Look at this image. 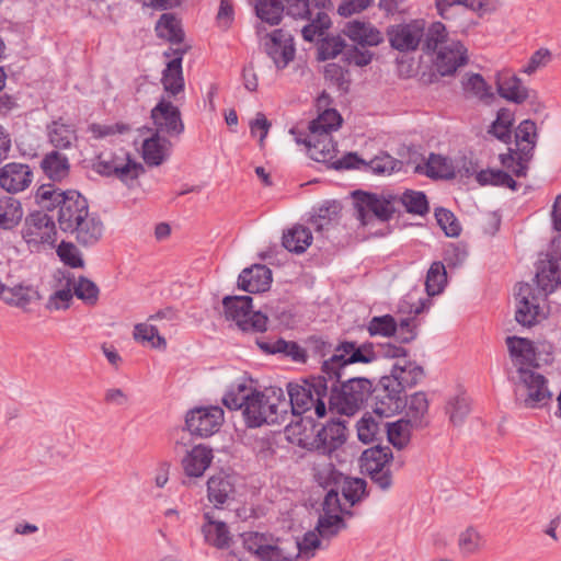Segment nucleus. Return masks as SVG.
Returning a JSON list of instances; mask_svg holds the SVG:
<instances>
[{
	"mask_svg": "<svg viewBox=\"0 0 561 561\" xmlns=\"http://www.w3.org/2000/svg\"><path fill=\"white\" fill-rule=\"evenodd\" d=\"M346 528V523L339 514L322 513L319 516L316 531L320 535L321 539L330 540L335 537L341 530Z\"/></svg>",
	"mask_w": 561,
	"mask_h": 561,
	"instance_id": "nucleus-45",
	"label": "nucleus"
},
{
	"mask_svg": "<svg viewBox=\"0 0 561 561\" xmlns=\"http://www.w3.org/2000/svg\"><path fill=\"white\" fill-rule=\"evenodd\" d=\"M312 471L316 481L324 488L335 482L339 476L329 456H322L321 454H318L317 459L312 462Z\"/></svg>",
	"mask_w": 561,
	"mask_h": 561,
	"instance_id": "nucleus-48",
	"label": "nucleus"
},
{
	"mask_svg": "<svg viewBox=\"0 0 561 561\" xmlns=\"http://www.w3.org/2000/svg\"><path fill=\"white\" fill-rule=\"evenodd\" d=\"M447 32L446 27L440 22H434L424 31L423 50L426 53L435 51L439 45L446 42Z\"/></svg>",
	"mask_w": 561,
	"mask_h": 561,
	"instance_id": "nucleus-57",
	"label": "nucleus"
},
{
	"mask_svg": "<svg viewBox=\"0 0 561 561\" xmlns=\"http://www.w3.org/2000/svg\"><path fill=\"white\" fill-rule=\"evenodd\" d=\"M24 211L19 199L11 196H0V228L11 230L19 226Z\"/></svg>",
	"mask_w": 561,
	"mask_h": 561,
	"instance_id": "nucleus-36",
	"label": "nucleus"
},
{
	"mask_svg": "<svg viewBox=\"0 0 561 561\" xmlns=\"http://www.w3.org/2000/svg\"><path fill=\"white\" fill-rule=\"evenodd\" d=\"M388 440L398 449H403L410 442L411 430L415 427L407 419H400L393 423H385Z\"/></svg>",
	"mask_w": 561,
	"mask_h": 561,
	"instance_id": "nucleus-39",
	"label": "nucleus"
},
{
	"mask_svg": "<svg viewBox=\"0 0 561 561\" xmlns=\"http://www.w3.org/2000/svg\"><path fill=\"white\" fill-rule=\"evenodd\" d=\"M547 296L536 291L530 284L522 283L516 291V321L524 327H531L546 318L540 302Z\"/></svg>",
	"mask_w": 561,
	"mask_h": 561,
	"instance_id": "nucleus-13",
	"label": "nucleus"
},
{
	"mask_svg": "<svg viewBox=\"0 0 561 561\" xmlns=\"http://www.w3.org/2000/svg\"><path fill=\"white\" fill-rule=\"evenodd\" d=\"M375 359L373 347L369 344H357L352 341L340 342L334 354L323 359L321 374L311 376L301 382H289L287 385V414H305L313 411L317 417L327 413L329 400L328 380L336 381L340 377L346 376V369L356 363L369 364Z\"/></svg>",
	"mask_w": 561,
	"mask_h": 561,
	"instance_id": "nucleus-1",
	"label": "nucleus"
},
{
	"mask_svg": "<svg viewBox=\"0 0 561 561\" xmlns=\"http://www.w3.org/2000/svg\"><path fill=\"white\" fill-rule=\"evenodd\" d=\"M394 196L389 195L377 196L374 194H365L364 197L357 204V219L364 226L369 225L375 219L381 222L388 221L396 211Z\"/></svg>",
	"mask_w": 561,
	"mask_h": 561,
	"instance_id": "nucleus-17",
	"label": "nucleus"
},
{
	"mask_svg": "<svg viewBox=\"0 0 561 561\" xmlns=\"http://www.w3.org/2000/svg\"><path fill=\"white\" fill-rule=\"evenodd\" d=\"M287 398L282 388L270 387L254 390L244 407L243 417L249 427L280 424L287 419Z\"/></svg>",
	"mask_w": 561,
	"mask_h": 561,
	"instance_id": "nucleus-4",
	"label": "nucleus"
},
{
	"mask_svg": "<svg viewBox=\"0 0 561 561\" xmlns=\"http://www.w3.org/2000/svg\"><path fill=\"white\" fill-rule=\"evenodd\" d=\"M402 392L393 378L382 377L375 388L371 387L374 413L380 417H390L400 412L404 407Z\"/></svg>",
	"mask_w": 561,
	"mask_h": 561,
	"instance_id": "nucleus-14",
	"label": "nucleus"
},
{
	"mask_svg": "<svg viewBox=\"0 0 561 561\" xmlns=\"http://www.w3.org/2000/svg\"><path fill=\"white\" fill-rule=\"evenodd\" d=\"M343 34L352 42L366 46H378L383 42L381 32L369 22L353 20L344 25Z\"/></svg>",
	"mask_w": 561,
	"mask_h": 561,
	"instance_id": "nucleus-28",
	"label": "nucleus"
},
{
	"mask_svg": "<svg viewBox=\"0 0 561 561\" xmlns=\"http://www.w3.org/2000/svg\"><path fill=\"white\" fill-rule=\"evenodd\" d=\"M75 296L84 304L93 306L99 299L100 289L91 279L80 276L76 280Z\"/></svg>",
	"mask_w": 561,
	"mask_h": 561,
	"instance_id": "nucleus-56",
	"label": "nucleus"
},
{
	"mask_svg": "<svg viewBox=\"0 0 561 561\" xmlns=\"http://www.w3.org/2000/svg\"><path fill=\"white\" fill-rule=\"evenodd\" d=\"M35 198L48 210L58 208L57 221L64 232L72 230V226L89 213L88 201L75 190L61 191L51 184H43L37 188Z\"/></svg>",
	"mask_w": 561,
	"mask_h": 561,
	"instance_id": "nucleus-3",
	"label": "nucleus"
},
{
	"mask_svg": "<svg viewBox=\"0 0 561 561\" xmlns=\"http://www.w3.org/2000/svg\"><path fill=\"white\" fill-rule=\"evenodd\" d=\"M56 252L60 261L72 268L82 267L84 265L79 249L72 242L61 241Z\"/></svg>",
	"mask_w": 561,
	"mask_h": 561,
	"instance_id": "nucleus-61",
	"label": "nucleus"
},
{
	"mask_svg": "<svg viewBox=\"0 0 561 561\" xmlns=\"http://www.w3.org/2000/svg\"><path fill=\"white\" fill-rule=\"evenodd\" d=\"M171 144L161 135L154 133L142 144V158L149 165H160L169 151Z\"/></svg>",
	"mask_w": 561,
	"mask_h": 561,
	"instance_id": "nucleus-35",
	"label": "nucleus"
},
{
	"mask_svg": "<svg viewBox=\"0 0 561 561\" xmlns=\"http://www.w3.org/2000/svg\"><path fill=\"white\" fill-rule=\"evenodd\" d=\"M357 436L364 444L374 443L385 432L383 422L376 421L371 415L366 414L357 422Z\"/></svg>",
	"mask_w": 561,
	"mask_h": 561,
	"instance_id": "nucleus-44",
	"label": "nucleus"
},
{
	"mask_svg": "<svg viewBox=\"0 0 561 561\" xmlns=\"http://www.w3.org/2000/svg\"><path fill=\"white\" fill-rule=\"evenodd\" d=\"M342 123V117L335 110H325L319 116L310 122L309 133L317 131V134L331 133L336 130Z\"/></svg>",
	"mask_w": 561,
	"mask_h": 561,
	"instance_id": "nucleus-49",
	"label": "nucleus"
},
{
	"mask_svg": "<svg viewBox=\"0 0 561 561\" xmlns=\"http://www.w3.org/2000/svg\"><path fill=\"white\" fill-rule=\"evenodd\" d=\"M399 201L410 214L423 216L428 211V203L423 192L407 191Z\"/></svg>",
	"mask_w": 561,
	"mask_h": 561,
	"instance_id": "nucleus-55",
	"label": "nucleus"
},
{
	"mask_svg": "<svg viewBox=\"0 0 561 561\" xmlns=\"http://www.w3.org/2000/svg\"><path fill=\"white\" fill-rule=\"evenodd\" d=\"M485 546L484 537L473 527H468L459 534L458 548L462 556H472Z\"/></svg>",
	"mask_w": 561,
	"mask_h": 561,
	"instance_id": "nucleus-47",
	"label": "nucleus"
},
{
	"mask_svg": "<svg viewBox=\"0 0 561 561\" xmlns=\"http://www.w3.org/2000/svg\"><path fill=\"white\" fill-rule=\"evenodd\" d=\"M93 170L101 175H113L128 182L136 180L144 172V167L133 160L126 150L119 148L100 152L93 162Z\"/></svg>",
	"mask_w": 561,
	"mask_h": 561,
	"instance_id": "nucleus-8",
	"label": "nucleus"
},
{
	"mask_svg": "<svg viewBox=\"0 0 561 561\" xmlns=\"http://www.w3.org/2000/svg\"><path fill=\"white\" fill-rule=\"evenodd\" d=\"M241 537L244 549L259 561L309 560L322 548L323 541L316 530L306 533L301 539L278 538L259 531L243 533Z\"/></svg>",
	"mask_w": 561,
	"mask_h": 561,
	"instance_id": "nucleus-2",
	"label": "nucleus"
},
{
	"mask_svg": "<svg viewBox=\"0 0 561 561\" xmlns=\"http://www.w3.org/2000/svg\"><path fill=\"white\" fill-rule=\"evenodd\" d=\"M204 523L201 527L206 543L217 549H228L232 542V536L228 525L218 516L215 508L205 511Z\"/></svg>",
	"mask_w": 561,
	"mask_h": 561,
	"instance_id": "nucleus-19",
	"label": "nucleus"
},
{
	"mask_svg": "<svg viewBox=\"0 0 561 561\" xmlns=\"http://www.w3.org/2000/svg\"><path fill=\"white\" fill-rule=\"evenodd\" d=\"M401 165V161L394 159L387 152H381L370 161L366 162V170H370L377 175H390L393 172L399 171Z\"/></svg>",
	"mask_w": 561,
	"mask_h": 561,
	"instance_id": "nucleus-52",
	"label": "nucleus"
},
{
	"mask_svg": "<svg viewBox=\"0 0 561 561\" xmlns=\"http://www.w3.org/2000/svg\"><path fill=\"white\" fill-rule=\"evenodd\" d=\"M32 181L33 172L27 164L10 162L0 169V187L8 193L23 192Z\"/></svg>",
	"mask_w": 561,
	"mask_h": 561,
	"instance_id": "nucleus-21",
	"label": "nucleus"
},
{
	"mask_svg": "<svg viewBox=\"0 0 561 561\" xmlns=\"http://www.w3.org/2000/svg\"><path fill=\"white\" fill-rule=\"evenodd\" d=\"M462 87L466 93L471 94L480 100L492 96L490 87L479 73H472L462 80Z\"/></svg>",
	"mask_w": 561,
	"mask_h": 561,
	"instance_id": "nucleus-59",
	"label": "nucleus"
},
{
	"mask_svg": "<svg viewBox=\"0 0 561 561\" xmlns=\"http://www.w3.org/2000/svg\"><path fill=\"white\" fill-rule=\"evenodd\" d=\"M389 447L375 446L366 449L360 457V469L381 490H388L392 484L389 463L392 460Z\"/></svg>",
	"mask_w": 561,
	"mask_h": 561,
	"instance_id": "nucleus-12",
	"label": "nucleus"
},
{
	"mask_svg": "<svg viewBox=\"0 0 561 561\" xmlns=\"http://www.w3.org/2000/svg\"><path fill=\"white\" fill-rule=\"evenodd\" d=\"M156 32L159 37L171 43H180L183 39L180 21L170 13H164L160 16L156 25Z\"/></svg>",
	"mask_w": 561,
	"mask_h": 561,
	"instance_id": "nucleus-43",
	"label": "nucleus"
},
{
	"mask_svg": "<svg viewBox=\"0 0 561 561\" xmlns=\"http://www.w3.org/2000/svg\"><path fill=\"white\" fill-rule=\"evenodd\" d=\"M425 173L433 179H453L455 168L449 159L432 153L427 160Z\"/></svg>",
	"mask_w": 561,
	"mask_h": 561,
	"instance_id": "nucleus-50",
	"label": "nucleus"
},
{
	"mask_svg": "<svg viewBox=\"0 0 561 561\" xmlns=\"http://www.w3.org/2000/svg\"><path fill=\"white\" fill-rule=\"evenodd\" d=\"M151 118L159 135L174 137L180 136L184 130L179 108L164 99L151 110Z\"/></svg>",
	"mask_w": 561,
	"mask_h": 561,
	"instance_id": "nucleus-18",
	"label": "nucleus"
},
{
	"mask_svg": "<svg viewBox=\"0 0 561 561\" xmlns=\"http://www.w3.org/2000/svg\"><path fill=\"white\" fill-rule=\"evenodd\" d=\"M213 450L204 445L194 446L182 459V467L186 476L199 478L210 466Z\"/></svg>",
	"mask_w": 561,
	"mask_h": 561,
	"instance_id": "nucleus-32",
	"label": "nucleus"
},
{
	"mask_svg": "<svg viewBox=\"0 0 561 561\" xmlns=\"http://www.w3.org/2000/svg\"><path fill=\"white\" fill-rule=\"evenodd\" d=\"M496 88L503 99L516 104H522L529 98L528 88L523 84L516 75L508 71L497 75Z\"/></svg>",
	"mask_w": 561,
	"mask_h": 561,
	"instance_id": "nucleus-29",
	"label": "nucleus"
},
{
	"mask_svg": "<svg viewBox=\"0 0 561 561\" xmlns=\"http://www.w3.org/2000/svg\"><path fill=\"white\" fill-rule=\"evenodd\" d=\"M551 396L545 376L534 369L522 370L518 374L516 397L526 408L545 407L551 400Z\"/></svg>",
	"mask_w": 561,
	"mask_h": 561,
	"instance_id": "nucleus-11",
	"label": "nucleus"
},
{
	"mask_svg": "<svg viewBox=\"0 0 561 561\" xmlns=\"http://www.w3.org/2000/svg\"><path fill=\"white\" fill-rule=\"evenodd\" d=\"M45 175L55 182H60L69 175L70 163L68 158L59 151L53 150L45 154L41 161Z\"/></svg>",
	"mask_w": 561,
	"mask_h": 561,
	"instance_id": "nucleus-34",
	"label": "nucleus"
},
{
	"mask_svg": "<svg viewBox=\"0 0 561 561\" xmlns=\"http://www.w3.org/2000/svg\"><path fill=\"white\" fill-rule=\"evenodd\" d=\"M366 482L363 479H347L343 483L342 495L354 505L362 500L365 494Z\"/></svg>",
	"mask_w": 561,
	"mask_h": 561,
	"instance_id": "nucleus-63",
	"label": "nucleus"
},
{
	"mask_svg": "<svg viewBox=\"0 0 561 561\" xmlns=\"http://www.w3.org/2000/svg\"><path fill=\"white\" fill-rule=\"evenodd\" d=\"M424 376L423 367L415 362L408 358H402L396 362L391 369L389 378H393L397 387L403 391L405 388H411L417 385Z\"/></svg>",
	"mask_w": 561,
	"mask_h": 561,
	"instance_id": "nucleus-31",
	"label": "nucleus"
},
{
	"mask_svg": "<svg viewBox=\"0 0 561 561\" xmlns=\"http://www.w3.org/2000/svg\"><path fill=\"white\" fill-rule=\"evenodd\" d=\"M447 282L445 266L442 262H434L426 275L425 288L430 296H435L442 293Z\"/></svg>",
	"mask_w": 561,
	"mask_h": 561,
	"instance_id": "nucleus-53",
	"label": "nucleus"
},
{
	"mask_svg": "<svg viewBox=\"0 0 561 561\" xmlns=\"http://www.w3.org/2000/svg\"><path fill=\"white\" fill-rule=\"evenodd\" d=\"M346 48L344 39L340 36L325 38L319 47V57L322 60L332 59L340 54L344 55Z\"/></svg>",
	"mask_w": 561,
	"mask_h": 561,
	"instance_id": "nucleus-64",
	"label": "nucleus"
},
{
	"mask_svg": "<svg viewBox=\"0 0 561 561\" xmlns=\"http://www.w3.org/2000/svg\"><path fill=\"white\" fill-rule=\"evenodd\" d=\"M252 298L249 296L225 297L222 300L225 316L232 320L242 331H265L267 317L260 311H252Z\"/></svg>",
	"mask_w": 561,
	"mask_h": 561,
	"instance_id": "nucleus-10",
	"label": "nucleus"
},
{
	"mask_svg": "<svg viewBox=\"0 0 561 561\" xmlns=\"http://www.w3.org/2000/svg\"><path fill=\"white\" fill-rule=\"evenodd\" d=\"M505 342L512 363L517 368L518 374L522 370H530L538 367L536 350L530 340L519 336H507Z\"/></svg>",
	"mask_w": 561,
	"mask_h": 561,
	"instance_id": "nucleus-23",
	"label": "nucleus"
},
{
	"mask_svg": "<svg viewBox=\"0 0 561 561\" xmlns=\"http://www.w3.org/2000/svg\"><path fill=\"white\" fill-rule=\"evenodd\" d=\"M446 410L450 422L460 425L470 413V401L463 396H458L448 402Z\"/></svg>",
	"mask_w": 561,
	"mask_h": 561,
	"instance_id": "nucleus-60",
	"label": "nucleus"
},
{
	"mask_svg": "<svg viewBox=\"0 0 561 561\" xmlns=\"http://www.w3.org/2000/svg\"><path fill=\"white\" fill-rule=\"evenodd\" d=\"M161 82L164 91L170 95H176L184 89V79L182 76V57L179 56L168 62L162 73Z\"/></svg>",
	"mask_w": 561,
	"mask_h": 561,
	"instance_id": "nucleus-37",
	"label": "nucleus"
},
{
	"mask_svg": "<svg viewBox=\"0 0 561 561\" xmlns=\"http://www.w3.org/2000/svg\"><path fill=\"white\" fill-rule=\"evenodd\" d=\"M224 410L218 405L198 407L190 410L185 425L190 434L209 437L219 431L224 423Z\"/></svg>",
	"mask_w": 561,
	"mask_h": 561,
	"instance_id": "nucleus-15",
	"label": "nucleus"
},
{
	"mask_svg": "<svg viewBox=\"0 0 561 561\" xmlns=\"http://www.w3.org/2000/svg\"><path fill=\"white\" fill-rule=\"evenodd\" d=\"M104 226L101 219L94 215L87 213L80 221L72 226V230L68 233L75 236L77 242L83 247H90L98 243L103 236Z\"/></svg>",
	"mask_w": 561,
	"mask_h": 561,
	"instance_id": "nucleus-27",
	"label": "nucleus"
},
{
	"mask_svg": "<svg viewBox=\"0 0 561 561\" xmlns=\"http://www.w3.org/2000/svg\"><path fill=\"white\" fill-rule=\"evenodd\" d=\"M296 141L304 144L310 158L317 162H333L336 157V146L329 133L317 134V131H312L305 138H296Z\"/></svg>",
	"mask_w": 561,
	"mask_h": 561,
	"instance_id": "nucleus-25",
	"label": "nucleus"
},
{
	"mask_svg": "<svg viewBox=\"0 0 561 561\" xmlns=\"http://www.w3.org/2000/svg\"><path fill=\"white\" fill-rule=\"evenodd\" d=\"M49 142L57 149H69L77 141L75 125L66 123L62 118L51 122L47 126Z\"/></svg>",
	"mask_w": 561,
	"mask_h": 561,
	"instance_id": "nucleus-33",
	"label": "nucleus"
},
{
	"mask_svg": "<svg viewBox=\"0 0 561 561\" xmlns=\"http://www.w3.org/2000/svg\"><path fill=\"white\" fill-rule=\"evenodd\" d=\"M253 392L254 389L249 387L245 381H238L230 386L229 390L222 398V402L230 410L242 409L243 412L244 407L248 403V399Z\"/></svg>",
	"mask_w": 561,
	"mask_h": 561,
	"instance_id": "nucleus-40",
	"label": "nucleus"
},
{
	"mask_svg": "<svg viewBox=\"0 0 561 561\" xmlns=\"http://www.w3.org/2000/svg\"><path fill=\"white\" fill-rule=\"evenodd\" d=\"M397 322L390 314L374 317L367 324V330L371 336H391L397 332Z\"/></svg>",
	"mask_w": 561,
	"mask_h": 561,
	"instance_id": "nucleus-58",
	"label": "nucleus"
},
{
	"mask_svg": "<svg viewBox=\"0 0 561 561\" xmlns=\"http://www.w3.org/2000/svg\"><path fill=\"white\" fill-rule=\"evenodd\" d=\"M328 404L330 410L339 414H355L371 393L373 382L368 378L346 376L339 380H328Z\"/></svg>",
	"mask_w": 561,
	"mask_h": 561,
	"instance_id": "nucleus-5",
	"label": "nucleus"
},
{
	"mask_svg": "<svg viewBox=\"0 0 561 561\" xmlns=\"http://www.w3.org/2000/svg\"><path fill=\"white\" fill-rule=\"evenodd\" d=\"M287 13L294 18L306 19L309 21L301 28V35L305 41L313 42L320 37L330 27L331 20L325 12L328 0H284Z\"/></svg>",
	"mask_w": 561,
	"mask_h": 561,
	"instance_id": "nucleus-7",
	"label": "nucleus"
},
{
	"mask_svg": "<svg viewBox=\"0 0 561 561\" xmlns=\"http://www.w3.org/2000/svg\"><path fill=\"white\" fill-rule=\"evenodd\" d=\"M467 60V49L461 42L450 41L439 48L435 65L442 76H449L466 65Z\"/></svg>",
	"mask_w": 561,
	"mask_h": 561,
	"instance_id": "nucleus-24",
	"label": "nucleus"
},
{
	"mask_svg": "<svg viewBox=\"0 0 561 561\" xmlns=\"http://www.w3.org/2000/svg\"><path fill=\"white\" fill-rule=\"evenodd\" d=\"M346 440V427L343 422L331 421L313 438L311 445L322 456H330Z\"/></svg>",
	"mask_w": 561,
	"mask_h": 561,
	"instance_id": "nucleus-22",
	"label": "nucleus"
},
{
	"mask_svg": "<svg viewBox=\"0 0 561 561\" xmlns=\"http://www.w3.org/2000/svg\"><path fill=\"white\" fill-rule=\"evenodd\" d=\"M340 211V205L335 202L327 203L319 207L317 214L311 218V222L318 232L328 231L332 226L333 219Z\"/></svg>",
	"mask_w": 561,
	"mask_h": 561,
	"instance_id": "nucleus-54",
	"label": "nucleus"
},
{
	"mask_svg": "<svg viewBox=\"0 0 561 561\" xmlns=\"http://www.w3.org/2000/svg\"><path fill=\"white\" fill-rule=\"evenodd\" d=\"M21 233L32 252H39L45 247L53 248L57 241L56 224L49 215L43 211L27 215Z\"/></svg>",
	"mask_w": 561,
	"mask_h": 561,
	"instance_id": "nucleus-9",
	"label": "nucleus"
},
{
	"mask_svg": "<svg viewBox=\"0 0 561 561\" xmlns=\"http://www.w3.org/2000/svg\"><path fill=\"white\" fill-rule=\"evenodd\" d=\"M265 50L277 69H284L295 57L294 37L290 33L278 28L268 35Z\"/></svg>",
	"mask_w": 561,
	"mask_h": 561,
	"instance_id": "nucleus-20",
	"label": "nucleus"
},
{
	"mask_svg": "<svg viewBox=\"0 0 561 561\" xmlns=\"http://www.w3.org/2000/svg\"><path fill=\"white\" fill-rule=\"evenodd\" d=\"M424 20H412L389 26L387 36L390 46L400 53L415 51L424 37Z\"/></svg>",
	"mask_w": 561,
	"mask_h": 561,
	"instance_id": "nucleus-16",
	"label": "nucleus"
},
{
	"mask_svg": "<svg viewBox=\"0 0 561 561\" xmlns=\"http://www.w3.org/2000/svg\"><path fill=\"white\" fill-rule=\"evenodd\" d=\"M284 10L282 0H256L255 3L257 18L270 25H277L280 22Z\"/></svg>",
	"mask_w": 561,
	"mask_h": 561,
	"instance_id": "nucleus-41",
	"label": "nucleus"
},
{
	"mask_svg": "<svg viewBox=\"0 0 561 561\" xmlns=\"http://www.w3.org/2000/svg\"><path fill=\"white\" fill-rule=\"evenodd\" d=\"M407 405V420L413 423L415 427L423 425V417L428 411V401L426 394L422 391L415 392L404 401Z\"/></svg>",
	"mask_w": 561,
	"mask_h": 561,
	"instance_id": "nucleus-42",
	"label": "nucleus"
},
{
	"mask_svg": "<svg viewBox=\"0 0 561 561\" xmlns=\"http://www.w3.org/2000/svg\"><path fill=\"white\" fill-rule=\"evenodd\" d=\"M134 339L142 344L148 343L153 348L164 350L167 341L159 334L157 325L152 323H138L134 327Z\"/></svg>",
	"mask_w": 561,
	"mask_h": 561,
	"instance_id": "nucleus-46",
	"label": "nucleus"
},
{
	"mask_svg": "<svg viewBox=\"0 0 561 561\" xmlns=\"http://www.w3.org/2000/svg\"><path fill=\"white\" fill-rule=\"evenodd\" d=\"M537 126L530 119L523 121L515 130L516 149L501 154L502 165L517 178L526 176L529 161L537 142Z\"/></svg>",
	"mask_w": 561,
	"mask_h": 561,
	"instance_id": "nucleus-6",
	"label": "nucleus"
},
{
	"mask_svg": "<svg viewBox=\"0 0 561 561\" xmlns=\"http://www.w3.org/2000/svg\"><path fill=\"white\" fill-rule=\"evenodd\" d=\"M514 123V115L507 108H501L497 112L496 119L493 122L490 133L493 134L499 140L510 144L512 139V125Z\"/></svg>",
	"mask_w": 561,
	"mask_h": 561,
	"instance_id": "nucleus-51",
	"label": "nucleus"
},
{
	"mask_svg": "<svg viewBox=\"0 0 561 561\" xmlns=\"http://www.w3.org/2000/svg\"><path fill=\"white\" fill-rule=\"evenodd\" d=\"M312 242L311 231L301 226H294L283 234V245L290 252L304 253Z\"/></svg>",
	"mask_w": 561,
	"mask_h": 561,
	"instance_id": "nucleus-38",
	"label": "nucleus"
},
{
	"mask_svg": "<svg viewBox=\"0 0 561 561\" xmlns=\"http://www.w3.org/2000/svg\"><path fill=\"white\" fill-rule=\"evenodd\" d=\"M271 284L272 271L262 264H254L244 268L238 279L239 288L251 294L266 291Z\"/></svg>",
	"mask_w": 561,
	"mask_h": 561,
	"instance_id": "nucleus-26",
	"label": "nucleus"
},
{
	"mask_svg": "<svg viewBox=\"0 0 561 561\" xmlns=\"http://www.w3.org/2000/svg\"><path fill=\"white\" fill-rule=\"evenodd\" d=\"M236 492L233 479L225 473L210 477L207 481V496L215 510L229 503Z\"/></svg>",
	"mask_w": 561,
	"mask_h": 561,
	"instance_id": "nucleus-30",
	"label": "nucleus"
},
{
	"mask_svg": "<svg viewBox=\"0 0 561 561\" xmlns=\"http://www.w3.org/2000/svg\"><path fill=\"white\" fill-rule=\"evenodd\" d=\"M435 217L439 227L448 237H458L460 233V225L455 215L445 208H438L435 211Z\"/></svg>",
	"mask_w": 561,
	"mask_h": 561,
	"instance_id": "nucleus-62",
	"label": "nucleus"
}]
</instances>
